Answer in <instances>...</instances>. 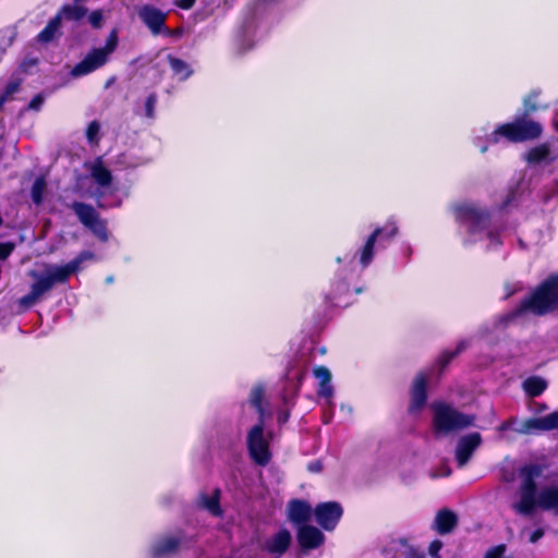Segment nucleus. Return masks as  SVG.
<instances>
[{
	"instance_id": "cd10ccee",
	"label": "nucleus",
	"mask_w": 558,
	"mask_h": 558,
	"mask_svg": "<svg viewBox=\"0 0 558 558\" xmlns=\"http://www.w3.org/2000/svg\"><path fill=\"white\" fill-rule=\"evenodd\" d=\"M264 396V391L260 387H255L252 389L250 402L256 409V412L259 414L260 421L264 416V411L262 408V399Z\"/></svg>"
},
{
	"instance_id": "a211bd4d",
	"label": "nucleus",
	"mask_w": 558,
	"mask_h": 558,
	"mask_svg": "<svg viewBox=\"0 0 558 558\" xmlns=\"http://www.w3.org/2000/svg\"><path fill=\"white\" fill-rule=\"evenodd\" d=\"M380 234H381V230L376 229L368 236L366 243L362 247L361 254H360V263L363 267H367L371 264L373 256H374V245H375L377 238H379Z\"/></svg>"
},
{
	"instance_id": "393cba45",
	"label": "nucleus",
	"mask_w": 558,
	"mask_h": 558,
	"mask_svg": "<svg viewBox=\"0 0 558 558\" xmlns=\"http://www.w3.org/2000/svg\"><path fill=\"white\" fill-rule=\"evenodd\" d=\"M60 16H54L48 25L38 34V40L41 43L50 41L60 27Z\"/></svg>"
},
{
	"instance_id": "49530a36",
	"label": "nucleus",
	"mask_w": 558,
	"mask_h": 558,
	"mask_svg": "<svg viewBox=\"0 0 558 558\" xmlns=\"http://www.w3.org/2000/svg\"><path fill=\"white\" fill-rule=\"evenodd\" d=\"M480 148H481V151H482V153H485V151L487 150V146H486V145H483V146H481Z\"/></svg>"
},
{
	"instance_id": "0eeeda50",
	"label": "nucleus",
	"mask_w": 558,
	"mask_h": 558,
	"mask_svg": "<svg viewBox=\"0 0 558 558\" xmlns=\"http://www.w3.org/2000/svg\"><path fill=\"white\" fill-rule=\"evenodd\" d=\"M247 447L252 459L265 465L270 460L269 442L264 435L263 424H257L247 434Z\"/></svg>"
},
{
	"instance_id": "bb28decb",
	"label": "nucleus",
	"mask_w": 558,
	"mask_h": 558,
	"mask_svg": "<svg viewBox=\"0 0 558 558\" xmlns=\"http://www.w3.org/2000/svg\"><path fill=\"white\" fill-rule=\"evenodd\" d=\"M169 63L173 72L180 76L181 80L187 78L192 71L190 70L189 65L174 57H169Z\"/></svg>"
},
{
	"instance_id": "ddd939ff",
	"label": "nucleus",
	"mask_w": 558,
	"mask_h": 558,
	"mask_svg": "<svg viewBox=\"0 0 558 558\" xmlns=\"http://www.w3.org/2000/svg\"><path fill=\"white\" fill-rule=\"evenodd\" d=\"M555 428H558V411L543 417L527 420L520 426L514 427V430L521 434H529L535 429L549 430Z\"/></svg>"
},
{
	"instance_id": "c03bdc74",
	"label": "nucleus",
	"mask_w": 558,
	"mask_h": 558,
	"mask_svg": "<svg viewBox=\"0 0 558 558\" xmlns=\"http://www.w3.org/2000/svg\"><path fill=\"white\" fill-rule=\"evenodd\" d=\"M511 425H512V423H510V422H505V423H502V424L499 426V430H505V429L509 428Z\"/></svg>"
},
{
	"instance_id": "72a5a7b5",
	"label": "nucleus",
	"mask_w": 558,
	"mask_h": 558,
	"mask_svg": "<svg viewBox=\"0 0 558 558\" xmlns=\"http://www.w3.org/2000/svg\"><path fill=\"white\" fill-rule=\"evenodd\" d=\"M315 377L319 380L320 384L329 383L331 380V373L325 366H319L314 369Z\"/></svg>"
},
{
	"instance_id": "f8f14e48",
	"label": "nucleus",
	"mask_w": 558,
	"mask_h": 558,
	"mask_svg": "<svg viewBox=\"0 0 558 558\" xmlns=\"http://www.w3.org/2000/svg\"><path fill=\"white\" fill-rule=\"evenodd\" d=\"M292 543V535L287 529H280L275 534L268 536L263 549L275 557H281L286 554Z\"/></svg>"
},
{
	"instance_id": "4be33fe9",
	"label": "nucleus",
	"mask_w": 558,
	"mask_h": 558,
	"mask_svg": "<svg viewBox=\"0 0 558 558\" xmlns=\"http://www.w3.org/2000/svg\"><path fill=\"white\" fill-rule=\"evenodd\" d=\"M86 12H87L86 8L75 3L72 5H64L56 16H60V21L61 20L78 21L85 16Z\"/></svg>"
},
{
	"instance_id": "a18cd8bd",
	"label": "nucleus",
	"mask_w": 558,
	"mask_h": 558,
	"mask_svg": "<svg viewBox=\"0 0 558 558\" xmlns=\"http://www.w3.org/2000/svg\"><path fill=\"white\" fill-rule=\"evenodd\" d=\"M450 474V470L446 468V471L442 475L448 476ZM441 474H435L434 476H440Z\"/></svg>"
},
{
	"instance_id": "9b49d317",
	"label": "nucleus",
	"mask_w": 558,
	"mask_h": 558,
	"mask_svg": "<svg viewBox=\"0 0 558 558\" xmlns=\"http://www.w3.org/2000/svg\"><path fill=\"white\" fill-rule=\"evenodd\" d=\"M138 17L150 29L154 35L167 31L165 21L167 14L153 5H143L138 9Z\"/></svg>"
},
{
	"instance_id": "5701e85b",
	"label": "nucleus",
	"mask_w": 558,
	"mask_h": 558,
	"mask_svg": "<svg viewBox=\"0 0 558 558\" xmlns=\"http://www.w3.org/2000/svg\"><path fill=\"white\" fill-rule=\"evenodd\" d=\"M73 209L80 218V220L82 221V223H84L86 227L95 222V220L98 218L97 213L90 206L76 203L73 205Z\"/></svg>"
},
{
	"instance_id": "1a4fd4ad",
	"label": "nucleus",
	"mask_w": 558,
	"mask_h": 558,
	"mask_svg": "<svg viewBox=\"0 0 558 558\" xmlns=\"http://www.w3.org/2000/svg\"><path fill=\"white\" fill-rule=\"evenodd\" d=\"M456 217L468 225L472 232L482 230L486 226V215L473 204H461L456 207Z\"/></svg>"
},
{
	"instance_id": "e433bc0d",
	"label": "nucleus",
	"mask_w": 558,
	"mask_h": 558,
	"mask_svg": "<svg viewBox=\"0 0 558 558\" xmlns=\"http://www.w3.org/2000/svg\"><path fill=\"white\" fill-rule=\"evenodd\" d=\"M332 386L329 383H325V384H320L319 385V389H318V395L326 398V399H330L332 397Z\"/></svg>"
},
{
	"instance_id": "a19ab883",
	"label": "nucleus",
	"mask_w": 558,
	"mask_h": 558,
	"mask_svg": "<svg viewBox=\"0 0 558 558\" xmlns=\"http://www.w3.org/2000/svg\"><path fill=\"white\" fill-rule=\"evenodd\" d=\"M194 2H195V0H177L175 4L178 7H180L181 9L187 10V9L192 8Z\"/></svg>"
},
{
	"instance_id": "f3484780",
	"label": "nucleus",
	"mask_w": 558,
	"mask_h": 558,
	"mask_svg": "<svg viewBox=\"0 0 558 558\" xmlns=\"http://www.w3.org/2000/svg\"><path fill=\"white\" fill-rule=\"evenodd\" d=\"M426 401V377L422 374L414 379L411 391V410L421 409Z\"/></svg>"
},
{
	"instance_id": "de8ad7c7",
	"label": "nucleus",
	"mask_w": 558,
	"mask_h": 558,
	"mask_svg": "<svg viewBox=\"0 0 558 558\" xmlns=\"http://www.w3.org/2000/svg\"><path fill=\"white\" fill-rule=\"evenodd\" d=\"M111 281H112L111 277L107 278V282H111Z\"/></svg>"
},
{
	"instance_id": "79ce46f5",
	"label": "nucleus",
	"mask_w": 558,
	"mask_h": 558,
	"mask_svg": "<svg viewBox=\"0 0 558 558\" xmlns=\"http://www.w3.org/2000/svg\"><path fill=\"white\" fill-rule=\"evenodd\" d=\"M41 102H43V99L40 97H36L32 100V102L29 104V107L33 109H38Z\"/></svg>"
},
{
	"instance_id": "f704fd0d",
	"label": "nucleus",
	"mask_w": 558,
	"mask_h": 558,
	"mask_svg": "<svg viewBox=\"0 0 558 558\" xmlns=\"http://www.w3.org/2000/svg\"><path fill=\"white\" fill-rule=\"evenodd\" d=\"M379 229L381 230V234L379 235V236H381V239H386V238L391 239L398 232V228L393 222H389L384 228H379Z\"/></svg>"
},
{
	"instance_id": "4468645a",
	"label": "nucleus",
	"mask_w": 558,
	"mask_h": 558,
	"mask_svg": "<svg viewBox=\"0 0 558 558\" xmlns=\"http://www.w3.org/2000/svg\"><path fill=\"white\" fill-rule=\"evenodd\" d=\"M298 541L303 549H314L324 543L325 536L315 526L302 525L298 531Z\"/></svg>"
},
{
	"instance_id": "b1692460",
	"label": "nucleus",
	"mask_w": 558,
	"mask_h": 558,
	"mask_svg": "<svg viewBox=\"0 0 558 558\" xmlns=\"http://www.w3.org/2000/svg\"><path fill=\"white\" fill-rule=\"evenodd\" d=\"M547 387L546 381L539 377H531L523 383L525 392L530 396H539Z\"/></svg>"
},
{
	"instance_id": "2f4dec72",
	"label": "nucleus",
	"mask_w": 558,
	"mask_h": 558,
	"mask_svg": "<svg viewBox=\"0 0 558 558\" xmlns=\"http://www.w3.org/2000/svg\"><path fill=\"white\" fill-rule=\"evenodd\" d=\"M88 228L92 229V231L101 240H107L106 226L101 220H99V218H97L95 222L90 223Z\"/></svg>"
},
{
	"instance_id": "423d86ee",
	"label": "nucleus",
	"mask_w": 558,
	"mask_h": 558,
	"mask_svg": "<svg viewBox=\"0 0 558 558\" xmlns=\"http://www.w3.org/2000/svg\"><path fill=\"white\" fill-rule=\"evenodd\" d=\"M117 45L118 35L116 31H112L106 40L105 47L90 50L86 57L72 69V76H84L105 65L110 54L116 50Z\"/></svg>"
},
{
	"instance_id": "aec40b11",
	"label": "nucleus",
	"mask_w": 558,
	"mask_h": 558,
	"mask_svg": "<svg viewBox=\"0 0 558 558\" xmlns=\"http://www.w3.org/2000/svg\"><path fill=\"white\" fill-rule=\"evenodd\" d=\"M90 174L93 179L101 186H107L111 182L110 171L104 167L100 160L95 161L90 166Z\"/></svg>"
},
{
	"instance_id": "f257e3e1",
	"label": "nucleus",
	"mask_w": 558,
	"mask_h": 558,
	"mask_svg": "<svg viewBox=\"0 0 558 558\" xmlns=\"http://www.w3.org/2000/svg\"><path fill=\"white\" fill-rule=\"evenodd\" d=\"M541 474L542 469L538 465H526L520 469L518 500L512 504V509L517 513L530 514L536 507L558 513V487H544L536 493V478Z\"/></svg>"
},
{
	"instance_id": "09e8293b",
	"label": "nucleus",
	"mask_w": 558,
	"mask_h": 558,
	"mask_svg": "<svg viewBox=\"0 0 558 558\" xmlns=\"http://www.w3.org/2000/svg\"><path fill=\"white\" fill-rule=\"evenodd\" d=\"M2 225V218L0 217V226Z\"/></svg>"
},
{
	"instance_id": "8fccbe9b",
	"label": "nucleus",
	"mask_w": 558,
	"mask_h": 558,
	"mask_svg": "<svg viewBox=\"0 0 558 558\" xmlns=\"http://www.w3.org/2000/svg\"><path fill=\"white\" fill-rule=\"evenodd\" d=\"M556 128H557V130H558V123L556 124Z\"/></svg>"
},
{
	"instance_id": "473e14b6",
	"label": "nucleus",
	"mask_w": 558,
	"mask_h": 558,
	"mask_svg": "<svg viewBox=\"0 0 558 558\" xmlns=\"http://www.w3.org/2000/svg\"><path fill=\"white\" fill-rule=\"evenodd\" d=\"M88 21L94 28H100L105 21V14L101 10H95L89 14Z\"/></svg>"
},
{
	"instance_id": "dca6fc26",
	"label": "nucleus",
	"mask_w": 558,
	"mask_h": 558,
	"mask_svg": "<svg viewBox=\"0 0 558 558\" xmlns=\"http://www.w3.org/2000/svg\"><path fill=\"white\" fill-rule=\"evenodd\" d=\"M458 518L454 512L442 509L437 512L434 520V529L439 534H448L450 533L457 525Z\"/></svg>"
},
{
	"instance_id": "f03ea898",
	"label": "nucleus",
	"mask_w": 558,
	"mask_h": 558,
	"mask_svg": "<svg viewBox=\"0 0 558 558\" xmlns=\"http://www.w3.org/2000/svg\"><path fill=\"white\" fill-rule=\"evenodd\" d=\"M90 258H93L92 253L83 252L65 265L46 263L41 265L40 269L29 271L28 275L34 282L29 293L21 299V305L28 307L37 303L54 286L65 283L73 274L80 270L81 265Z\"/></svg>"
},
{
	"instance_id": "412c9836",
	"label": "nucleus",
	"mask_w": 558,
	"mask_h": 558,
	"mask_svg": "<svg viewBox=\"0 0 558 558\" xmlns=\"http://www.w3.org/2000/svg\"><path fill=\"white\" fill-rule=\"evenodd\" d=\"M526 160L530 163H549L554 160V157H550V151L547 145H539L527 153Z\"/></svg>"
},
{
	"instance_id": "ea45409f",
	"label": "nucleus",
	"mask_w": 558,
	"mask_h": 558,
	"mask_svg": "<svg viewBox=\"0 0 558 558\" xmlns=\"http://www.w3.org/2000/svg\"><path fill=\"white\" fill-rule=\"evenodd\" d=\"M543 536H544V530L543 529H537V530H535L534 532H532L530 534L529 541H530V543L534 544L538 539H541Z\"/></svg>"
},
{
	"instance_id": "58836bf2",
	"label": "nucleus",
	"mask_w": 558,
	"mask_h": 558,
	"mask_svg": "<svg viewBox=\"0 0 558 558\" xmlns=\"http://www.w3.org/2000/svg\"><path fill=\"white\" fill-rule=\"evenodd\" d=\"M14 250L13 243H1L0 244V259H5Z\"/></svg>"
},
{
	"instance_id": "c756f323",
	"label": "nucleus",
	"mask_w": 558,
	"mask_h": 558,
	"mask_svg": "<svg viewBox=\"0 0 558 558\" xmlns=\"http://www.w3.org/2000/svg\"><path fill=\"white\" fill-rule=\"evenodd\" d=\"M507 547L504 544L494 546L489 548L485 555L484 558H512L511 556H508L506 554Z\"/></svg>"
},
{
	"instance_id": "7c9ffc66",
	"label": "nucleus",
	"mask_w": 558,
	"mask_h": 558,
	"mask_svg": "<svg viewBox=\"0 0 558 558\" xmlns=\"http://www.w3.org/2000/svg\"><path fill=\"white\" fill-rule=\"evenodd\" d=\"M99 131H100V125L97 121H93L88 124L87 130H86V137L89 143L98 142Z\"/></svg>"
},
{
	"instance_id": "9d476101",
	"label": "nucleus",
	"mask_w": 558,
	"mask_h": 558,
	"mask_svg": "<svg viewBox=\"0 0 558 558\" xmlns=\"http://www.w3.org/2000/svg\"><path fill=\"white\" fill-rule=\"evenodd\" d=\"M481 444L482 436L476 432L460 437L454 450V458L458 466H464Z\"/></svg>"
},
{
	"instance_id": "c9c22d12",
	"label": "nucleus",
	"mask_w": 558,
	"mask_h": 558,
	"mask_svg": "<svg viewBox=\"0 0 558 558\" xmlns=\"http://www.w3.org/2000/svg\"><path fill=\"white\" fill-rule=\"evenodd\" d=\"M156 102H157L156 95L148 96V98L146 99V104H145L146 117H148V118L154 117V110H155Z\"/></svg>"
},
{
	"instance_id": "37998d69",
	"label": "nucleus",
	"mask_w": 558,
	"mask_h": 558,
	"mask_svg": "<svg viewBox=\"0 0 558 558\" xmlns=\"http://www.w3.org/2000/svg\"><path fill=\"white\" fill-rule=\"evenodd\" d=\"M524 106L526 108V111H533L536 109V107L534 105H529V99L524 100Z\"/></svg>"
},
{
	"instance_id": "39448f33",
	"label": "nucleus",
	"mask_w": 558,
	"mask_h": 558,
	"mask_svg": "<svg viewBox=\"0 0 558 558\" xmlns=\"http://www.w3.org/2000/svg\"><path fill=\"white\" fill-rule=\"evenodd\" d=\"M434 428L439 434H448L452 430L471 426L474 416L460 413L451 405L445 403L433 404Z\"/></svg>"
},
{
	"instance_id": "4c0bfd02",
	"label": "nucleus",
	"mask_w": 558,
	"mask_h": 558,
	"mask_svg": "<svg viewBox=\"0 0 558 558\" xmlns=\"http://www.w3.org/2000/svg\"><path fill=\"white\" fill-rule=\"evenodd\" d=\"M442 547V543L438 539L430 543L428 547V553L433 558H440L439 551Z\"/></svg>"
},
{
	"instance_id": "c85d7f7f",
	"label": "nucleus",
	"mask_w": 558,
	"mask_h": 558,
	"mask_svg": "<svg viewBox=\"0 0 558 558\" xmlns=\"http://www.w3.org/2000/svg\"><path fill=\"white\" fill-rule=\"evenodd\" d=\"M45 189V180L43 178L36 179L32 187V198L34 203L39 204L41 202Z\"/></svg>"
},
{
	"instance_id": "a878e982",
	"label": "nucleus",
	"mask_w": 558,
	"mask_h": 558,
	"mask_svg": "<svg viewBox=\"0 0 558 558\" xmlns=\"http://www.w3.org/2000/svg\"><path fill=\"white\" fill-rule=\"evenodd\" d=\"M201 505L214 515H219L221 512L219 507V493L217 490L213 492L210 496H203Z\"/></svg>"
},
{
	"instance_id": "6ab92c4d",
	"label": "nucleus",
	"mask_w": 558,
	"mask_h": 558,
	"mask_svg": "<svg viewBox=\"0 0 558 558\" xmlns=\"http://www.w3.org/2000/svg\"><path fill=\"white\" fill-rule=\"evenodd\" d=\"M180 538L175 536L159 539L153 547V554L156 557L163 556L174 551L180 546Z\"/></svg>"
},
{
	"instance_id": "6e6552de",
	"label": "nucleus",
	"mask_w": 558,
	"mask_h": 558,
	"mask_svg": "<svg viewBox=\"0 0 558 558\" xmlns=\"http://www.w3.org/2000/svg\"><path fill=\"white\" fill-rule=\"evenodd\" d=\"M317 523L326 531L336 527L342 515V507L335 501L323 502L317 505L314 510Z\"/></svg>"
},
{
	"instance_id": "2eb2a0df",
	"label": "nucleus",
	"mask_w": 558,
	"mask_h": 558,
	"mask_svg": "<svg viewBox=\"0 0 558 558\" xmlns=\"http://www.w3.org/2000/svg\"><path fill=\"white\" fill-rule=\"evenodd\" d=\"M312 508L308 502L294 499L288 505V518L293 523H303L311 517Z\"/></svg>"
},
{
	"instance_id": "7ed1b4c3",
	"label": "nucleus",
	"mask_w": 558,
	"mask_h": 558,
	"mask_svg": "<svg viewBox=\"0 0 558 558\" xmlns=\"http://www.w3.org/2000/svg\"><path fill=\"white\" fill-rule=\"evenodd\" d=\"M558 307V276H554L544 281L530 298L524 300L519 310L512 316H518L524 312H531L536 315L549 313Z\"/></svg>"
},
{
	"instance_id": "20e7f679",
	"label": "nucleus",
	"mask_w": 558,
	"mask_h": 558,
	"mask_svg": "<svg viewBox=\"0 0 558 558\" xmlns=\"http://www.w3.org/2000/svg\"><path fill=\"white\" fill-rule=\"evenodd\" d=\"M542 133L539 123L532 120L518 119L512 123H506L498 126L488 137L490 143H497L499 137H505L510 142H523L536 138Z\"/></svg>"
}]
</instances>
